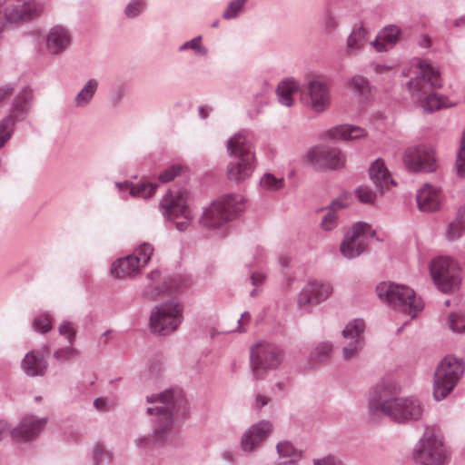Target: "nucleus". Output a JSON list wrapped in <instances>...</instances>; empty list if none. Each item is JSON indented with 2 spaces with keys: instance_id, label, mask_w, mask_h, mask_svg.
I'll return each mask as SVG.
<instances>
[{
  "instance_id": "423d86ee",
  "label": "nucleus",
  "mask_w": 465,
  "mask_h": 465,
  "mask_svg": "<svg viewBox=\"0 0 465 465\" xmlns=\"http://www.w3.org/2000/svg\"><path fill=\"white\" fill-rule=\"evenodd\" d=\"M376 292L381 299H384L395 309L411 315V319L415 318L423 309L421 299L406 285L384 282L377 286Z\"/></svg>"
},
{
  "instance_id": "aec40b11",
  "label": "nucleus",
  "mask_w": 465,
  "mask_h": 465,
  "mask_svg": "<svg viewBox=\"0 0 465 465\" xmlns=\"http://www.w3.org/2000/svg\"><path fill=\"white\" fill-rule=\"evenodd\" d=\"M159 210L167 220H174L180 215H189L190 209L186 203L185 193L180 190H169L160 201Z\"/></svg>"
},
{
  "instance_id": "20e7f679",
  "label": "nucleus",
  "mask_w": 465,
  "mask_h": 465,
  "mask_svg": "<svg viewBox=\"0 0 465 465\" xmlns=\"http://www.w3.org/2000/svg\"><path fill=\"white\" fill-rule=\"evenodd\" d=\"M369 411L372 416L383 414L395 422L406 423L421 419L424 407L414 397L381 398L380 401H370Z\"/></svg>"
},
{
  "instance_id": "69168bd1",
  "label": "nucleus",
  "mask_w": 465,
  "mask_h": 465,
  "mask_svg": "<svg viewBox=\"0 0 465 465\" xmlns=\"http://www.w3.org/2000/svg\"><path fill=\"white\" fill-rule=\"evenodd\" d=\"M161 276V272L158 270H153L147 274V278L152 282H156L159 280Z\"/></svg>"
},
{
  "instance_id": "3c124183",
  "label": "nucleus",
  "mask_w": 465,
  "mask_h": 465,
  "mask_svg": "<svg viewBox=\"0 0 465 465\" xmlns=\"http://www.w3.org/2000/svg\"><path fill=\"white\" fill-rule=\"evenodd\" d=\"M457 173L460 177H465V128L460 140V147L456 161Z\"/></svg>"
},
{
  "instance_id": "bf43d9fd",
  "label": "nucleus",
  "mask_w": 465,
  "mask_h": 465,
  "mask_svg": "<svg viewBox=\"0 0 465 465\" xmlns=\"http://www.w3.org/2000/svg\"><path fill=\"white\" fill-rule=\"evenodd\" d=\"M271 401V397L263 394H257L255 397L254 406L256 409L261 410Z\"/></svg>"
},
{
  "instance_id": "dca6fc26",
  "label": "nucleus",
  "mask_w": 465,
  "mask_h": 465,
  "mask_svg": "<svg viewBox=\"0 0 465 465\" xmlns=\"http://www.w3.org/2000/svg\"><path fill=\"white\" fill-rule=\"evenodd\" d=\"M273 425L270 420H261L251 425L242 434L240 440L241 450L246 454L256 452L262 444L270 437Z\"/></svg>"
},
{
  "instance_id": "9b49d317",
  "label": "nucleus",
  "mask_w": 465,
  "mask_h": 465,
  "mask_svg": "<svg viewBox=\"0 0 465 465\" xmlns=\"http://www.w3.org/2000/svg\"><path fill=\"white\" fill-rule=\"evenodd\" d=\"M430 274L436 286L443 292L454 291L460 282V272L457 263L449 257L432 261Z\"/></svg>"
},
{
  "instance_id": "a19ab883",
  "label": "nucleus",
  "mask_w": 465,
  "mask_h": 465,
  "mask_svg": "<svg viewBox=\"0 0 465 465\" xmlns=\"http://www.w3.org/2000/svg\"><path fill=\"white\" fill-rule=\"evenodd\" d=\"M260 186L265 191H279L284 186V179L267 173L261 178Z\"/></svg>"
},
{
  "instance_id": "37998d69",
  "label": "nucleus",
  "mask_w": 465,
  "mask_h": 465,
  "mask_svg": "<svg viewBox=\"0 0 465 465\" xmlns=\"http://www.w3.org/2000/svg\"><path fill=\"white\" fill-rule=\"evenodd\" d=\"M146 8V0H130L124 7V14L129 19L138 17Z\"/></svg>"
},
{
  "instance_id": "0e129e2a",
  "label": "nucleus",
  "mask_w": 465,
  "mask_h": 465,
  "mask_svg": "<svg viewBox=\"0 0 465 465\" xmlns=\"http://www.w3.org/2000/svg\"><path fill=\"white\" fill-rule=\"evenodd\" d=\"M94 405L97 410L103 411L106 405V401L103 398H97L94 401Z\"/></svg>"
},
{
  "instance_id": "a878e982",
  "label": "nucleus",
  "mask_w": 465,
  "mask_h": 465,
  "mask_svg": "<svg viewBox=\"0 0 465 465\" xmlns=\"http://www.w3.org/2000/svg\"><path fill=\"white\" fill-rule=\"evenodd\" d=\"M401 30L395 25L385 26L377 35L371 45L375 47L378 52H386L392 48L399 40Z\"/></svg>"
},
{
  "instance_id": "7ed1b4c3",
  "label": "nucleus",
  "mask_w": 465,
  "mask_h": 465,
  "mask_svg": "<svg viewBox=\"0 0 465 465\" xmlns=\"http://www.w3.org/2000/svg\"><path fill=\"white\" fill-rule=\"evenodd\" d=\"M227 153L233 157L227 165L229 180L241 183L249 179L256 167V158L252 142L243 133H238L227 142Z\"/></svg>"
},
{
  "instance_id": "f8f14e48",
  "label": "nucleus",
  "mask_w": 465,
  "mask_h": 465,
  "mask_svg": "<svg viewBox=\"0 0 465 465\" xmlns=\"http://www.w3.org/2000/svg\"><path fill=\"white\" fill-rule=\"evenodd\" d=\"M375 231L364 222H358L347 232L341 242V253L347 259H354L364 252L368 240L374 237Z\"/></svg>"
},
{
  "instance_id": "5701e85b",
  "label": "nucleus",
  "mask_w": 465,
  "mask_h": 465,
  "mask_svg": "<svg viewBox=\"0 0 465 465\" xmlns=\"http://www.w3.org/2000/svg\"><path fill=\"white\" fill-rule=\"evenodd\" d=\"M442 200L438 187L425 183L416 194L417 206L421 212H434L440 209Z\"/></svg>"
},
{
  "instance_id": "72a5a7b5",
  "label": "nucleus",
  "mask_w": 465,
  "mask_h": 465,
  "mask_svg": "<svg viewBox=\"0 0 465 465\" xmlns=\"http://www.w3.org/2000/svg\"><path fill=\"white\" fill-rule=\"evenodd\" d=\"M181 286L176 283L175 279L170 280L168 283H164L163 286L154 285L153 283L148 285L143 292V295L147 300L154 301L165 292H176L180 290Z\"/></svg>"
},
{
  "instance_id": "6e6d98bb",
  "label": "nucleus",
  "mask_w": 465,
  "mask_h": 465,
  "mask_svg": "<svg viewBox=\"0 0 465 465\" xmlns=\"http://www.w3.org/2000/svg\"><path fill=\"white\" fill-rule=\"evenodd\" d=\"M313 465H345L339 458L328 455L319 460H315Z\"/></svg>"
},
{
  "instance_id": "6e6552de",
  "label": "nucleus",
  "mask_w": 465,
  "mask_h": 465,
  "mask_svg": "<svg viewBox=\"0 0 465 465\" xmlns=\"http://www.w3.org/2000/svg\"><path fill=\"white\" fill-rule=\"evenodd\" d=\"M284 351L270 342H259L250 351L251 368L253 379H264L268 371L277 369L284 359Z\"/></svg>"
},
{
  "instance_id": "de8ad7c7",
  "label": "nucleus",
  "mask_w": 465,
  "mask_h": 465,
  "mask_svg": "<svg viewBox=\"0 0 465 465\" xmlns=\"http://www.w3.org/2000/svg\"><path fill=\"white\" fill-rule=\"evenodd\" d=\"M183 167L178 164H173L163 170L158 176L159 182L165 183L174 180L182 173Z\"/></svg>"
},
{
  "instance_id": "412c9836",
  "label": "nucleus",
  "mask_w": 465,
  "mask_h": 465,
  "mask_svg": "<svg viewBox=\"0 0 465 465\" xmlns=\"http://www.w3.org/2000/svg\"><path fill=\"white\" fill-rule=\"evenodd\" d=\"M46 418L26 415L19 424L10 431L13 440L25 442L35 439L46 425Z\"/></svg>"
},
{
  "instance_id": "c756f323",
  "label": "nucleus",
  "mask_w": 465,
  "mask_h": 465,
  "mask_svg": "<svg viewBox=\"0 0 465 465\" xmlns=\"http://www.w3.org/2000/svg\"><path fill=\"white\" fill-rule=\"evenodd\" d=\"M99 87V81L90 78L76 94L74 98V105L76 108L87 107L93 101Z\"/></svg>"
},
{
  "instance_id": "4c0bfd02",
  "label": "nucleus",
  "mask_w": 465,
  "mask_h": 465,
  "mask_svg": "<svg viewBox=\"0 0 465 465\" xmlns=\"http://www.w3.org/2000/svg\"><path fill=\"white\" fill-rule=\"evenodd\" d=\"M347 342L342 347V358L348 361L359 355L364 347V340H346Z\"/></svg>"
},
{
  "instance_id": "0eeeda50",
  "label": "nucleus",
  "mask_w": 465,
  "mask_h": 465,
  "mask_svg": "<svg viewBox=\"0 0 465 465\" xmlns=\"http://www.w3.org/2000/svg\"><path fill=\"white\" fill-rule=\"evenodd\" d=\"M243 197L239 193L221 196L204 210L200 223L207 228H217L233 219L242 211Z\"/></svg>"
},
{
  "instance_id": "e2e57ef3",
  "label": "nucleus",
  "mask_w": 465,
  "mask_h": 465,
  "mask_svg": "<svg viewBox=\"0 0 465 465\" xmlns=\"http://www.w3.org/2000/svg\"><path fill=\"white\" fill-rule=\"evenodd\" d=\"M9 430V425L6 420H0V441Z\"/></svg>"
},
{
  "instance_id": "052dcab7",
  "label": "nucleus",
  "mask_w": 465,
  "mask_h": 465,
  "mask_svg": "<svg viewBox=\"0 0 465 465\" xmlns=\"http://www.w3.org/2000/svg\"><path fill=\"white\" fill-rule=\"evenodd\" d=\"M251 320V315L248 312H244L242 313L241 318L238 320V327L237 330L239 332H244L245 329L242 326L243 322H248Z\"/></svg>"
},
{
  "instance_id": "13d9d810",
  "label": "nucleus",
  "mask_w": 465,
  "mask_h": 465,
  "mask_svg": "<svg viewBox=\"0 0 465 465\" xmlns=\"http://www.w3.org/2000/svg\"><path fill=\"white\" fill-rule=\"evenodd\" d=\"M15 91V85L7 84L0 86V104L9 97Z\"/></svg>"
},
{
  "instance_id": "f704fd0d",
  "label": "nucleus",
  "mask_w": 465,
  "mask_h": 465,
  "mask_svg": "<svg viewBox=\"0 0 465 465\" xmlns=\"http://www.w3.org/2000/svg\"><path fill=\"white\" fill-rule=\"evenodd\" d=\"M365 323L361 319H354L349 322L342 330V337L345 340H364Z\"/></svg>"
},
{
  "instance_id": "5fc2aeb1",
  "label": "nucleus",
  "mask_w": 465,
  "mask_h": 465,
  "mask_svg": "<svg viewBox=\"0 0 465 465\" xmlns=\"http://www.w3.org/2000/svg\"><path fill=\"white\" fill-rule=\"evenodd\" d=\"M93 452L98 464L102 463L104 460L111 459V454L106 451L101 444H95Z\"/></svg>"
},
{
  "instance_id": "603ef678",
  "label": "nucleus",
  "mask_w": 465,
  "mask_h": 465,
  "mask_svg": "<svg viewBox=\"0 0 465 465\" xmlns=\"http://www.w3.org/2000/svg\"><path fill=\"white\" fill-rule=\"evenodd\" d=\"M356 194L363 203L371 204L376 199V193L367 186H360L356 191Z\"/></svg>"
},
{
  "instance_id": "49530a36",
  "label": "nucleus",
  "mask_w": 465,
  "mask_h": 465,
  "mask_svg": "<svg viewBox=\"0 0 465 465\" xmlns=\"http://www.w3.org/2000/svg\"><path fill=\"white\" fill-rule=\"evenodd\" d=\"M187 49H192L195 51L197 54L200 55H205L207 54V49L202 45V37L200 35L193 38L190 41L183 43L179 47V51L181 52L185 51Z\"/></svg>"
},
{
  "instance_id": "4d7b16f0",
  "label": "nucleus",
  "mask_w": 465,
  "mask_h": 465,
  "mask_svg": "<svg viewBox=\"0 0 465 465\" xmlns=\"http://www.w3.org/2000/svg\"><path fill=\"white\" fill-rule=\"evenodd\" d=\"M188 214L189 215H180V217L183 218V220L175 223V227L178 231L183 232L188 228L190 222L193 220V217L191 210L188 211Z\"/></svg>"
},
{
  "instance_id": "58836bf2",
  "label": "nucleus",
  "mask_w": 465,
  "mask_h": 465,
  "mask_svg": "<svg viewBox=\"0 0 465 465\" xmlns=\"http://www.w3.org/2000/svg\"><path fill=\"white\" fill-rule=\"evenodd\" d=\"M33 329L41 333H47L53 328V317L49 312H41L35 316Z\"/></svg>"
},
{
  "instance_id": "680f3d73",
  "label": "nucleus",
  "mask_w": 465,
  "mask_h": 465,
  "mask_svg": "<svg viewBox=\"0 0 465 465\" xmlns=\"http://www.w3.org/2000/svg\"><path fill=\"white\" fill-rule=\"evenodd\" d=\"M265 279V275L262 272H253L251 276L252 285L258 287L262 284Z\"/></svg>"
},
{
  "instance_id": "ea45409f",
  "label": "nucleus",
  "mask_w": 465,
  "mask_h": 465,
  "mask_svg": "<svg viewBox=\"0 0 465 465\" xmlns=\"http://www.w3.org/2000/svg\"><path fill=\"white\" fill-rule=\"evenodd\" d=\"M248 0H231L222 14L224 20L235 19L244 11Z\"/></svg>"
},
{
  "instance_id": "4468645a",
  "label": "nucleus",
  "mask_w": 465,
  "mask_h": 465,
  "mask_svg": "<svg viewBox=\"0 0 465 465\" xmlns=\"http://www.w3.org/2000/svg\"><path fill=\"white\" fill-rule=\"evenodd\" d=\"M304 105L314 113L322 114L331 104V94L326 82L318 78L311 79L302 92Z\"/></svg>"
},
{
  "instance_id": "f03ea898",
  "label": "nucleus",
  "mask_w": 465,
  "mask_h": 465,
  "mask_svg": "<svg viewBox=\"0 0 465 465\" xmlns=\"http://www.w3.org/2000/svg\"><path fill=\"white\" fill-rule=\"evenodd\" d=\"M412 65L416 69V75L410 79L407 87L411 97L420 103L423 112L433 113L456 104L450 102L448 97L432 92L442 85L437 68L419 58L412 61Z\"/></svg>"
},
{
  "instance_id": "b1692460",
  "label": "nucleus",
  "mask_w": 465,
  "mask_h": 465,
  "mask_svg": "<svg viewBox=\"0 0 465 465\" xmlns=\"http://www.w3.org/2000/svg\"><path fill=\"white\" fill-rule=\"evenodd\" d=\"M71 45V35L62 25L53 26L46 36V49L49 54L58 55L64 52Z\"/></svg>"
},
{
  "instance_id": "39448f33",
  "label": "nucleus",
  "mask_w": 465,
  "mask_h": 465,
  "mask_svg": "<svg viewBox=\"0 0 465 465\" xmlns=\"http://www.w3.org/2000/svg\"><path fill=\"white\" fill-rule=\"evenodd\" d=\"M465 371V361L452 354L446 355L438 363L432 384V395L435 401L444 400L457 386Z\"/></svg>"
},
{
  "instance_id": "ddd939ff",
  "label": "nucleus",
  "mask_w": 465,
  "mask_h": 465,
  "mask_svg": "<svg viewBox=\"0 0 465 465\" xmlns=\"http://www.w3.org/2000/svg\"><path fill=\"white\" fill-rule=\"evenodd\" d=\"M153 252V248L149 243L139 245L133 254L120 258L112 264L111 274L123 279L138 272L150 261Z\"/></svg>"
},
{
  "instance_id": "09e8293b",
  "label": "nucleus",
  "mask_w": 465,
  "mask_h": 465,
  "mask_svg": "<svg viewBox=\"0 0 465 465\" xmlns=\"http://www.w3.org/2000/svg\"><path fill=\"white\" fill-rule=\"evenodd\" d=\"M58 331L60 335L67 339L69 344H73L76 334L74 323L69 321H64L60 323Z\"/></svg>"
},
{
  "instance_id": "f3484780",
  "label": "nucleus",
  "mask_w": 465,
  "mask_h": 465,
  "mask_svg": "<svg viewBox=\"0 0 465 465\" xmlns=\"http://www.w3.org/2000/svg\"><path fill=\"white\" fill-rule=\"evenodd\" d=\"M307 161L318 168L338 169L344 165L345 157L336 147L319 145L307 153Z\"/></svg>"
},
{
  "instance_id": "4be33fe9",
  "label": "nucleus",
  "mask_w": 465,
  "mask_h": 465,
  "mask_svg": "<svg viewBox=\"0 0 465 465\" xmlns=\"http://www.w3.org/2000/svg\"><path fill=\"white\" fill-rule=\"evenodd\" d=\"M33 98L32 90L28 87L23 88L14 97L10 105L9 114L4 118L10 120L15 125L17 122L25 119L29 114Z\"/></svg>"
},
{
  "instance_id": "6ab92c4d",
  "label": "nucleus",
  "mask_w": 465,
  "mask_h": 465,
  "mask_svg": "<svg viewBox=\"0 0 465 465\" xmlns=\"http://www.w3.org/2000/svg\"><path fill=\"white\" fill-rule=\"evenodd\" d=\"M332 293V286L329 282L319 281L309 282L298 295L297 303L301 309H306L326 301Z\"/></svg>"
},
{
  "instance_id": "c85d7f7f",
  "label": "nucleus",
  "mask_w": 465,
  "mask_h": 465,
  "mask_svg": "<svg viewBox=\"0 0 465 465\" xmlns=\"http://www.w3.org/2000/svg\"><path fill=\"white\" fill-rule=\"evenodd\" d=\"M371 180L380 189L381 193L387 189L390 184L394 183L393 180L383 163V161L377 159L369 169Z\"/></svg>"
},
{
  "instance_id": "e433bc0d",
  "label": "nucleus",
  "mask_w": 465,
  "mask_h": 465,
  "mask_svg": "<svg viewBox=\"0 0 465 465\" xmlns=\"http://www.w3.org/2000/svg\"><path fill=\"white\" fill-rule=\"evenodd\" d=\"M367 40V32L362 26L354 28L347 39V47L350 52L360 50Z\"/></svg>"
},
{
  "instance_id": "cd10ccee",
  "label": "nucleus",
  "mask_w": 465,
  "mask_h": 465,
  "mask_svg": "<svg viewBox=\"0 0 465 465\" xmlns=\"http://www.w3.org/2000/svg\"><path fill=\"white\" fill-rule=\"evenodd\" d=\"M366 132L360 126L352 124H341L327 131L330 139L351 141L364 137Z\"/></svg>"
},
{
  "instance_id": "2f4dec72",
  "label": "nucleus",
  "mask_w": 465,
  "mask_h": 465,
  "mask_svg": "<svg viewBox=\"0 0 465 465\" xmlns=\"http://www.w3.org/2000/svg\"><path fill=\"white\" fill-rule=\"evenodd\" d=\"M298 91V84L295 81L288 80L282 82L276 90L278 101L287 107L293 105V94Z\"/></svg>"
},
{
  "instance_id": "338daca9",
  "label": "nucleus",
  "mask_w": 465,
  "mask_h": 465,
  "mask_svg": "<svg viewBox=\"0 0 465 465\" xmlns=\"http://www.w3.org/2000/svg\"><path fill=\"white\" fill-rule=\"evenodd\" d=\"M263 255H264V250L262 247L257 246L254 251V259L257 262L262 261L263 258Z\"/></svg>"
},
{
  "instance_id": "c03bdc74",
  "label": "nucleus",
  "mask_w": 465,
  "mask_h": 465,
  "mask_svg": "<svg viewBox=\"0 0 465 465\" xmlns=\"http://www.w3.org/2000/svg\"><path fill=\"white\" fill-rule=\"evenodd\" d=\"M15 125L4 117L0 120V149L12 138Z\"/></svg>"
},
{
  "instance_id": "2eb2a0df",
  "label": "nucleus",
  "mask_w": 465,
  "mask_h": 465,
  "mask_svg": "<svg viewBox=\"0 0 465 465\" xmlns=\"http://www.w3.org/2000/svg\"><path fill=\"white\" fill-rule=\"evenodd\" d=\"M403 163L412 172L430 173L437 168L434 150L427 145L408 148L403 154Z\"/></svg>"
},
{
  "instance_id": "473e14b6",
  "label": "nucleus",
  "mask_w": 465,
  "mask_h": 465,
  "mask_svg": "<svg viewBox=\"0 0 465 465\" xmlns=\"http://www.w3.org/2000/svg\"><path fill=\"white\" fill-rule=\"evenodd\" d=\"M465 232V205L460 207L457 218L451 222L446 230V238L454 241L460 238Z\"/></svg>"
},
{
  "instance_id": "c9c22d12",
  "label": "nucleus",
  "mask_w": 465,
  "mask_h": 465,
  "mask_svg": "<svg viewBox=\"0 0 465 465\" xmlns=\"http://www.w3.org/2000/svg\"><path fill=\"white\" fill-rule=\"evenodd\" d=\"M333 345L331 341H322L317 343L310 352V361H325L329 360L332 353Z\"/></svg>"
},
{
  "instance_id": "1a4fd4ad",
  "label": "nucleus",
  "mask_w": 465,
  "mask_h": 465,
  "mask_svg": "<svg viewBox=\"0 0 465 465\" xmlns=\"http://www.w3.org/2000/svg\"><path fill=\"white\" fill-rule=\"evenodd\" d=\"M412 457L420 465H444L448 451L441 437L433 430L427 429L415 445Z\"/></svg>"
},
{
  "instance_id": "a18cd8bd",
  "label": "nucleus",
  "mask_w": 465,
  "mask_h": 465,
  "mask_svg": "<svg viewBox=\"0 0 465 465\" xmlns=\"http://www.w3.org/2000/svg\"><path fill=\"white\" fill-rule=\"evenodd\" d=\"M447 323L453 332L465 331V313L453 312L450 314Z\"/></svg>"
},
{
  "instance_id": "393cba45",
  "label": "nucleus",
  "mask_w": 465,
  "mask_h": 465,
  "mask_svg": "<svg viewBox=\"0 0 465 465\" xmlns=\"http://www.w3.org/2000/svg\"><path fill=\"white\" fill-rule=\"evenodd\" d=\"M22 369L28 376H43L47 369L44 354L36 351H28L22 361Z\"/></svg>"
},
{
  "instance_id": "f257e3e1",
  "label": "nucleus",
  "mask_w": 465,
  "mask_h": 465,
  "mask_svg": "<svg viewBox=\"0 0 465 465\" xmlns=\"http://www.w3.org/2000/svg\"><path fill=\"white\" fill-rule=\"evenodd\" d=\"M146 401L153 405L147 408L146 412L155 416V429L152 434L135 440L140 449L163 444L173 426V414H185L187 411V402L181 391L166 390L157 395L148 396Z\"/></svg>"
},
{
  "instance_id": "7c9ffc66",
  "label": "nucleus",
  "mask_w": 465,
  "mask_h": 465,
  "mask_svg": "<svg viewBox=\"0 0 465 465\" xmlns=\"http://www.w3.org/2000/svg\"><path fill=\"white\" fill-rule=\"evenodd\" d=\"M346 206L341 200L333 201L326 209V213L323 215L321 222V227L324 231H331L338 225L337 211L341 210Z\"/></svg>"
},
{
  "instance_id": "8fccbe9b",
  "label": "nucleus",
  "mask_w": 465,
  "mask_h": 465,
  "mask_svg": "<svg viewBox=\"0 0 465 465\" xmlns=\"http://www.w3.org/2000/svg\"><path fill=\"white\" fill-rule=\"evenodd\" d=\"M78 351L70 344L67 347L56 350L54 352V358L58 361L64 362L68 361L76 357Z\"/></svg>"
},
{
  "instance_id": "774afa93",
  "label": "nucleus",
  "mask_w": 465,
  "mask_h": 465,
  "mask_svg": "<svg viewBox=\"0 0 465 465\" xmlns=\"http://www.w3.org/2000/svg\"><path fill=\"white\" fill-rule=\"evenodd\" d=\"M279 262L282 267H287L289 265V259L287 257H281Z\"/></svg>"
},
{
  "instance_id": "9d476101",
  "label": "nucleus",
  "mask_w": 465,
  "mask_h": 465,
  "mask_svg": "<svg viewBox=\"0 0 465 465\" xmlns=\"http://www.w3.org/2000/svg\"><path fill=\"white\" fill-rule=\"evenodd\" d=\"M183 320V306L175 301H168L156 306L151 312L152 331L167 335L175 331Z\"/></svg>"
},
{
  "instance_id": "864d4df0",
  "label": "nucleus",
  "mask_w": 465,
  "mask_h": 465,
  "mask_svg": "<svg viewBox=\"0 0 465 465\" xmlns=\"http://www.w3.org/2000/svg\"><path fill=\"white\" fill-rule=\"evenodd\" d=\"M322 26L324 31L329 32L338 27V21L331 12L327 11L322 18Z\"/></svg>"
},
{
  "instance_id": "79ce46f5",
  "label": "nucleus",
  "mask_w": 465,
  "mask_h": 465,
  "mask_svg": "<svg viewBox=\"0 0 465 465\" xmlns=\"http://www.w3.org/2000/svg\"><path fill=\"white\" fill-rule=\"evenodd\" d=\"M349 87L358 95L366 96L370 93L369 81L362 75L352 76L349 83Z\"/></svg>"
},
{
  "instance_id": "a211bd4d",
  "label": "nucleus",
  "mask_w": 465,
  "mask_h": 465,
  "mask_svg": "<svg viewBox=\"0 0 465 465\" xmlns=\"http://www.w3.org/2000/svg\"><path fill=\"white\" fill-rule=\"evenodd\" d=\"M45 6L34 0H14L5 8V15L10 23L30 21L42 15Z\"/></svg>"
},
{
  "instance_id": "bb28decb",
  "label": "nucleus",
  "mask_w": 465,
  "mask_h": 465,
  "mask_svg": "<svg viewBox=\"0 0 465 465\" xmlns=\"http://www.w3.org/2000/svg\"><path fill=\"white\" fill-rule=\"evenodd\" d=\"M115 186L119 189V191H128L129 194L135 198L148 199L154 195L157 184L149 183V182H142L138 183H133L132 182H117L115 183Z\"/></svg>"
}]
</instances>
